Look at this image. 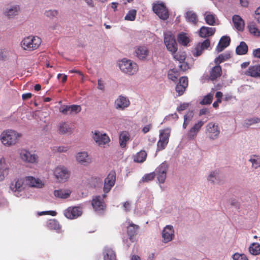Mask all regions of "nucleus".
I'll list each match as a JSON object with an SVG mask.
<instances>
[{"mask_svg":"<svg viewBox=\"0 0 260 260\" xmlns=\"http://www.w3.org/2000/svg\"><path fill=\"white\" fill-rule=\"evenodd\" d=\"M130 137L128 132H122L119 137L120 146L122 148H124L126 145L127 142L129 140Z\"/></svg>","mask_w":260,"mask_h":260,"instance_id":"obj_31","label":"nucleus"},{"mask_svg":"<svg viewBox=\"0 0 260 260\" xmlns=\"http://www.w3.org/2000/svg\"><path fill=\"white\" fill-rule=\"evenodd\" d=\"M47 227L51 230H54L58 233H62L61 226L58 220L55 219H50L47 222Z\"/></svg>","mask_w":260,"mask_h":260,"instance_id":"obj_24","label":"nucleus"},{"mask_svg":"<svg viewBox=\"0 0 260 260\" xmlns=\"http://www.w3.org/2000/svg\"><path fill=\"white\" fill-rule=\"evenodd\" d=\"M71 191L69 190H55L54 191V195L57 198L60 199H67L70 196Z\"/></svg>","mask_w":260,"mask_h":260,"instance_id":"obj_33","label":"nucleus"},{"mask_svg":"<svg viewBox=\"0 0 260 260\" xmlns=\"http://www.w3.org/2000/svg\"><path fill=\"white\" fill-rule=\"evenodd\" d=\"M207 120L208 118L206 117L204 120H199L198 123H196V131L201 127L204 123L207 121Z\"/></svg>","mask_w":260,"mask_h":260,"instance_id":"obj_59","label":"nucleus"},{"mask_svg":"<svg viewBox=\"0 0 260 260\" xmlns=\"http://www.w3.org/2000/svg\"><path fill=\"white\" fill-rule=\"evenodd\" d=\"M221 68L219 65L216 64L210 73V78L212 80H214L217 78H219L221 75Z\"/></svg>","mask_w":260,"mask_h":260,"instance_id":"obj_30","label":"nucleus"},{"mask_svg":"<svg viewBox=\"0 0 260 260\" xmlns=\"http://www.w3.org/2000/svg\"><path fill=\"white\" fill-rule=\"evenodd\" d=\"M152 10L158 17L163 20H167L169 17L168 9L162 3L154 4Z\"/></svg>","mask_w":260,"mask_h":260,"instance_id":"obj_6","label":"nucleus"},{"mask_svg":"<svg viewBox=\"0 0 260 260\" xmlns=\"http://www.w3.org/2000/svg\"><path fill=\"white\" fill-rule=\"evenodd\" d=\"M87 152H79L76 156V159L81 164H84L88 162V157Z\"/></svg>","mask_w":260,"mask_h":260,"instance_id":"obj_40","label":"nucleus"},{"mask_svg":"<svg viewBox=\"0 0 260 260\" xmlns=\"http://www.w3.org/2000/svg\"><path fill=\"white\" fill-rule=\"evenodd\" d=\"M207 179L209 183L213 185H221L224 183L223 176L218 170L210 172Z\"/></svg>","mask_w":260,"mask_h":260,"instance_id":"obj_10","label":"nucleus"},{"mask_svg":"<svg viewBox=\"0 0 260 260\" xmlns=\"http://www.w3.org/2000/svg\"><path fill=\"white\" fill-rule=\"evenodd\" d=\"M69 106H62L59 108V112L61 113L67 115L69 113Z\"/></svg>","mask_w":260,"mask_h":260,"instance_id":"obj_57","label":"nucleus"},{"mask_svg":"<svg viewBox=\"0 0 260 260\" xmlns=\"http://www.w3.org/2000/svg\"><path fill=\"white\" fill-rule=\"evenodd\" d=\"M21 136V135L17 132L9 129L2 133L0 139L4 145L10 146L15 144Z\"/></svg>","mask_w":260,"mask_h":260,"instance_id":"obj_1","label":"nucleus"},{"mask_svg":"<svg viewBox=\"0 0 260 260\" xmlns=\"http://www.w3.org/2000/svg\"><path fill=\"white\" fill-rule=\"evenodd\" d=\"M214 94V90L212 89L210 93L205 96L203 99L200 102L202 105H207L211 103Z\"/></svg>","mask_w":260,"mask_h":260,"instance_id":"obj_41","label":"nucleus"},{"mask_svg":"<svg viewBox=\"0 0 260 260\" xmlns=\"http://www.w3.org/2000/svg\"><path fill=\"white\" fill-rule=\"evenodd\" d=\"M249 251L254 255L260 254V244L258 243H252L249 247Z\"/></svg>","mask_w":260,"mask_h":260,"instance_id":"obj_39","label":"nucleus"},{"mask_svg":"<svg viewBox=\"0 0 260 260\" xmlns=\"http://www.w3.org/2000/svg\"><path fill=\"white\" fill-rule=\"evenodd\" d=\"M173 54L174 59H175L176 60H178L179 63L182 62V61H184L185 59L186 54L184 52H178Z\"/></svg>","mask_w":260,"mask_h":260,"instance_id":"obj_48","label":"nucleus"},{"mask_svg":"<svg viewBox=\"0 0 260 260\" xmlns=\"http://www.w3.org/2000/svg\"><path fill=\"white\" fill-rule=\"evenodd\" d=\"M205 22L209 25H216L218 24V20L215 14L207 11L204 14Z\"/></svg>","mask_w":260,"mask_h":260,"instance_id":"obj_20","label":"nucleus"},{"mask_svg":"<svg viewBox=\"0 0 260 260\" xmlns=\"http://www.w3.org/2000/svg\"><path fill=\"white\" fill-rule=\"evenodd\" d=\"M139 226L133 223H131L127 226V233L129 236V239L133 241V237L137 234Z\"/></svg>","mask_w":260,"mask_h":260,"instance_id":"obj_34","label":"nucleus"},{"mask_svg":"<svg viewBox=\"0 0 260 260\" xmlns=\"http://www.w3.org/2000/svg\"><path fill=\"white\" fill-rule=\"evenodd\" d=\"M135 53L139 59H143L148 55V50L145 46H139L136 48Z\"/></svg>","mask_w":260,"mask_h":260,"instance_id":"obj_29","label":"nucleus"},{"mask_svg":"<svg viewBox=\"0 0 260 260\" xmlns=\"http://www.w3.org/2000/svg\"><path fill=\"white\" fill-rule=\"evenodd\" d=\"M177 39L178 42L183 46H186L190 41L187 34L184 32L180 34L178 36Z\"/></svg>","mask_w":260,"mask_h":260,"instance_id":"obj_42","label":"nucleus"},{"mask_svg":"<svg viewBox=\"0 0 260 260\" xmlns=\"http://www.w3.org/2000/svg\"><path fill=\"white\" fill-rule=\"evenodd\" d=\"M24 183V178H15L11 182L10 189L18 196L19 192L25 188Z\"/></svg>","mask_w":260,"mask_h":260,"instance_id":"obj_11","label":"nucleus"},{"mask_svg":"<svg viewBox=\"0 0 260 260\" xmlns=\"http://www.w3.org/2000/svg\"><path fill=\"white\" fill-rule=\"evenodd\" d=\"M164 42L168 50L172 54L176 53L177 50V44L175 37L170 32L165 34Z\"/></svg>","mask_w":260,"mask_h":260,"instance_id":"obj_9","label":"nucleus"},{"mask_svg":"<svg viewBox=\"0 0 260 260\" xmlns=\"http://www.w3.org/2000/svg\"><path fill=\"white\" fill-rule=\"evenodd\" d=\"M233 260H248L247 256L243 253H235L232 255Z\"/></svg>","mask_w":260,"mask_h":260,"instance_id":"obj_52","label":"nucleus"},{"mask_svg":"<svg viewBox=\"0 0 260 260\" xmlns=\"http://www.w3.org/2000/svg\"><path fill=\"white\" fill-rule=\"evenodd\" d=\"M168 166L166 164L162 163L156 169L157 178L159 183H163L166 179Z\"/></svg>","mask_w":260,"mask_h":260,"instance_id":"obj_16","label":"nucleus"},{"mask_svg":"<svg viewBox=\"0 0 260 260\" xmlns=\"http://www.w3.org/2000/svg\"><path fill=\"white\" fill-rule=\"evenodd\" d=\"M147 155L145 151L141 150L134 156V160L137 162H143L146 160Z\"/></svg>","mask_w":260,"mask_h":260,"instance_id":"obj_35","label":"nucleus"},{"mask_svg":"<svg viewBox=\"0 0 260 260\" xmlns=\"http://www.w3.org/2000/svg\"><path fill=\"white\" fill-rule=\"evenodd\" d=\"M248 27L249 31L251 35L255 37H260V30L254 23H249Z\"/></svg>","mask_w":260,"mask_h":260,"instance_id":"obj_44","label":"nucleus"},{"mask_svg":"<svg viewBox=\"0 0 260 260\" xmlns=\"http://www.w3.org/2000/svg\"><path fill=\"white\" fill-rule=\"evenodd\" d=\"M92 138L99 146L105 147L110 142V138L106 134H102L98 131H95Z\"/></svg>","mask_w":260,"mask_h":260,"instance_id":"obj_13","label":"nucleus"},{"mask_svg":"<svg viewBox=\"0 0 260 260\" xmlns=\"http://www.w3.org/2000/svg\"><path fill=\"white\" fill-rule=\"evenodd\" d=\"M137 14L136 10L133 9L128 11L124 17L125 20L128 21H134L135 20Z\"/></svg>","mask_w":260,"mask_h":260,"instance_id":"obj_47","label":"nucleus"},{"mask_svg":"<svg viewBox=\"0 0 260 260\" xmlns=\"http://www.w3.org/2000/svg\"><path fill=\"white\" fill-rule=\"evenodd\" d=\"M220 132L218 124L214 122H209L206 126V134L207 137L212 140L217 139Z\"/></svg>","mask_w":260,"mask_h":260,"instance_id":"obj_7","label":"nucleus"},{"mask_svg":"<svg viewBox=\"0 0 260 260\" xmlns=\"http://www.w3.org/2000/svg\"><path fill=\"white\" fill-rule=\"evenodd\" d=\"M70 131V127L68 124L66 122L60 124L59 131L60 134H64Z\"/></svg>","mask_w":260,"mask_h":260,"instance_id":"obj_50","label":"nucleus"},{"mask_svg":"<svg viewBox=\"0 0 260 260\" xmlns=\"http://www.w3.org/2000/svg\"><path fill=\"white\" fill-rule=\"evenodd\" d=\"M195 138V124L192 125L191 128L187 132L184 136V139L187 141H191Z\"/></svg>","mask_w":260,"mask_h":260,"instance_id":"obj_43","label":"nucleus"},{"mask_svg":"<svg viewBox=\"0 0 260 260\" xmlns=\"http://www.w3.org/2000/svg\"><path fill=\"white\" fill-rule=\"evenodd\" d=\"M180 76V72L176 69L170 70L168 73V78L174 82H176Z\"/></svg>","mask_w":260,"mask_h":260,"instance_id":"obj_37","label":"nucleus"},{"mask_svg":"<svg viewBox=\"0 0 260 260\" xmlns=\"http://www.w3.org/2000/svg\"><path fill=\"white\" fill-rule=\"evenodd\" d=\"M215 31V28L202 26L200 30L199 35L202 38H207L213 35Z\"/></svg>","mask_w":260,"mask_h":260,"instance_id":"obj_26","label":"nucleus"},{"mask_svg":"<svg viewBox=\"0 0 260 260\" xmlns=\"http://www.w3.org/2000/svg\"><path fill=\"white\" fill-rule=\"evenodd\" d=\"M19 154L21 160L25 163L35 164L38 161V155L26 149L20 150Z\"/></svg>","mask_w":260,"mask_h":260,"instance_id":"obj_8","label":"nucleus"},{"mask_svg":"<svg viewBox=\"0 0 260 260\" xmlns=\"http://www.w3.org/2000/svg\"><path fill=\"white\" fill-rule=\"evenodd\" d=\"M210 45L209 40L206 39L202 43H199L196 46V56L201 55L205 50L207 49Z\"/></svg>","mask_w":260,"mask_h":260,"instance_id":"obj_23","label":"nucleus"},{"mask_svg":"<svg viewBox=\"0 0 260 260\" xmlns=\"http://www.w3.org/2000/svg\"><path fill=\"white\" fill-rule=\"evenodd\" d=\"M171 128H166L159 131V139L157 143V150H164L169 143Z\"/></svg>","mask_w":260,"mask_h":260,"instance_id":"obj_5","label":"nucleus"},{"mask_svg":"<svg viewBox=\"0 0 260 260\" xmlns=\"http://www.w3.org/2000/svg\"><path fill=\"white\" fill-rule=\"evenodd\" d=\"M245 123L247 125H250L253 124L257 123L260 122V118L258 117H252L247 119L245 121Z\"/></svg>","mask_w":260,"mask_h":260,"instance_id":"obj_54","label":"nucleus"},{"mask_svg":"<svg viewBox=\"0 0 260 260\" xmlns=\"http://www.w3.org/2000/svg\"><path fill=\"white\" fill-rule=\"evenodd\" d=\"M119 67L122 72L129 75L136 74L138 70V67L135 62L125 59L119 62Z\"/></svg>","mask_w":260,"mask_h":260,"instance_id":"obj_3","label":"nucleus"},{"mask_svg":"<svg viewBox=\"0 0 260 260\" xmlns=\"http://www.w3.org/2000/svg\"><path fill=\"white\" fill-rule=\"evenodd\" d=\"M69 113L72 114L73 113L77 114L81 111V107L80 105H73L69 106Z\"/></svg>","mask_w":260,"mask_h":260,"instance_id":"obj_49","label":"nucleus"},{"mask_svg":"<svg viewBox=\"0 0 260 260\" xmlns=\"http://www.w3.org/2000/svg\"><path fill=\"white\" fill-rule=\"evenodd\" d=\"M8 173L9 168L7 167H3V168H0V181H2L5 179Z\"/></svg>","mask_w":260,"mask_h":260,"instance_id":"obj_51","label":"nucleus"},{"mask_svg":"<svg viewBox=\"0 0 260 260\" xmlns=\"http://www.w3.org/2000/svg\"><path fill=\"white\" fill-rule=\"evenodd\" d=\"M179 67L180 70L182 71H185L189 68L188 64L185 60L180 63Z\"/></svg>","mask_w":260,"mask_h":260,"instance_id":"obj_56","label":"nucleus"},{"mask_svg":"<svg viewBox=\"0 0 260 260\" xmlns=\"http://www.w3.org/2000/svg\"><path fill=\"white\" fill-rule=\"evenodd\" d=\"M230 57V54L229 53H224L219 55L214 59V62L216 64L219 65L220 63L224 61Z\"/></svg>","mask_w":260,"mask_h":260,"instance_id":"obj_45","label":"nucleus"},{"mask_svg":"<svg viewBox=\"0 0 260 260\" xmlns=\"http://www.w3.org/2000/svg\"><path fill=\"white\" fill-rule=\"evenodd\" d=\"M188 106V104L186 103H183L182 104H181L177 108V111L178 112H181L182 111H183L185 110Z\"/></svg>","mask_w":260,"mask_h":260,"instance_id":"obj_61","label":"nucleus"},{"mask_svg":"<svg viewBox=\"0 0 260 260\" xmlns=\"http://www.w3.org/2000/svg\"><path fill=\"white\" fill-rule=\"evenodd\" d=\"M248 161L251 164L252 169H257L260 167V156L259 155H250Z\"/></svg>","mask_w":260,"mask_h":260,"instance_id":"obj_27","label":"nucleus"},{"mask_svg":"<svg viewBox=\"0 0 260 260\" xmlns=\"http://www.w3.org/2000/svg\"><path fill=\"white\" fill-rule=\"evenodd\" d=\"M123 206L126 212L129 211L131 208V203L129 202L126 201L124 203Z\"/></svg>","mask_w":260,"mask_h":260,"instance_id":"obj_63","label":"nucleus"},{"mask_svg":"<svg viewBox=\"0 0 260 260\" xmlns=\"http://www.w3.org/2000/svg\"><path fill=\"white\" fill-rule=\"evenodd\" d=\"M115 104L116 109L123 110L128 107L130 102L128 99L126 97L119 96L115 101Z\"/></svg>","mask_w":260,"mask_h":260,"instance_id":"obj_21","label":"nucleus"},{"mask_svg":"<svg viewBox=\"0 0 260 260\" xmlns=\"http://www.w3.org/2000/svg\"><path fill=\"white\" fill-rule=\"evenodd\" d=\"M252 54L255 57L260 58V48L253 50Z\"/></svg>","mask_w":260,"mask_h":260,"instance_id":"obj_62","label":"nucleus"},{"mask_svg":"<svg viewBox=\"0 0 260 260\" xmlns=\"http://www.w3.org/2000/svg\"><path fill=\"white\" fill-rule=\"evenodd\" d=\"M116 182V172L111 171L109 172L104 180L103 190L105 193L109 192L112 187L115 185Z\"/></svg>","mask_w":260,"mask_h":260,"instance_id":"obj_12","label":"nucleus"},{"mask_svg":"<svg viewBox=\"0 0 260 260\" xmlns=\"http://www.w3.org/2000/svg\"><path fill=\"white\" fill-rule=\"evenodd\" d=\"M82 214V209L80 207H70L64 211V216L70 219L77 218Z\"/></svg>","mask_w":260,"mask_h":260,"instance_id":"obj_14","label":"nucleus"},{"mask_svg":"<svg viewBox=\"0 0 260 260\" xmlns=\"http://www.w3.org/2000/svg\"><path fill=\"white\" fill-rule=\"evenodd\" d=\"M186 18L188 21L193 23H195V13L191 11H188L186 13Z\"/></svg>","mask_w":260,"mask_h":260,"instance_id":"obj_55","label":"nucleus"},{"mask_svg":"<svg viewBox=\"0 0 260 260\" xmlns=\"http://www.w3.org/2000/svg\"><path fill=\"white\" fill-rule=\"evenodd\" d=\"M71 172L64 166L56 167L54 171V175L59 182H65L70 177Z\"/></svg>","mask_w":260,"mask_h":260,"instance_id":"obj_4","label":"nucleus"},{"mask_svg":"<svg viewBox=\"0 0 260 260\" xmlns=\"http://www.w3.org/2000/svg\"><path fill=\"white\" fill-rule=\"evenodd\" d=\"M188 86V79L186 77H182L180 78L179 82L176 86L175 90L177 93V96L182 95L185 91Z\"/></svg>","mask_w":260,"mask_h":260,"instance_id":"obj_18","label":"nucleus"},{"mask_svg":"<svg viewBox=\"0 0 260 260\" xmlns=\"http://www.w3.org/2000/svg\"><path fill=\"white\" fill-rule=\"evenodd\" d=\"M155 177V173L154 172L147 174L142 178V181L143 182H148L149 181L153 180Z\"/></svg>","mask_w":260,"mask_h":260,"instance_id":"obj_53","label":"nucleus"},{"mask_svg":"<svg viewBox=\"0 0 260 260\" xmlns=\"http://www.w3.org/2000/svg\"><path fill=\"white\" fill-rule=\"evenodd\" d=\"M194 113L192 111H189L184 116V122L183 123V128H186L190 121L193 117Z\"/></svg>","mask_w":260,"mask_h":260,"instance_id":"obj_46","label":"nucleus"},{"mask_svg":"<svg viewBox=\"0 0 260 260\" xmlns=\"http://www.w3.org/2000/svg\"><path fill=\"white\" fill-rule=\"evenodd\" d=\"M233 22L235 27L239 31H241L244 27V22L239 15H234L233 17Z\"/></svg>","mask_w":260,"mask_h":260,"instance_id":"obj_28","label":"nucleus"},{"mask_svg":"<svg viewBox=\"0 0 260 260\" xmlns=\"http://www.w3.org/2000/svg\"><path fill=\"white\" fill-rule=\"evenodd\" d=\"M162 237L165 243L172 241L174 237V230L173 226L167 225L162 231Z\"/></svg>","mask_w":260,"mask_h":260,"instance_id":"obj_17","label":"nucleus"},{"mask_svg":"<svg viewBox=\"0 0 260 260\" xmlns=\"http://www.w3.org/2000/svg\"><path fill=\"white\" fill-rule=\"evenodd\" d=\"M230 38L228 36H223L221 38L216 48V51L218 53L223 51L227 47L230 43Z\"/></svg>","mask_w":260,"mask_h":260,"instance_id":"obj_22","label":"nucleus"},{"mask_svg":"<svg viewBox=\"0 0 260 260\" xmlns=\"http://www.w3.org/2000/svg\"><path fill=\"white\" fill-rule=\"evenodd\" d=\"M106 197V195L103 194L102 196H95L92 199V206L95 210L100 211L105 208L106 204L104 201V199Z\"/></svg>","mask_w":260,"mask_h":260,"instance_id":"obj_15","label":"nucleus"},{"mask_svg":"<svg viewBox=\"0 0 260 260\" xmlns=\"http://www.w3.org/2000/svg\"><path fill=\"white\" fill-rule=\"evenodd\" d=\"M25 185L30 187L42 188L44 186L42 181L39 179H36L32 176H27L24 178Z\"/></svg>","mask_w":260,"mask_h":260,"instance_id":"obj_19","label":"nucleus"},{"mask_svg":"<svg viewBox=\"0 0 260 260\" xmlns=\"http://www.w3.org/2000/svg\"><path fill=\"white\" fill-rule=\"evenodd\" d=\"M248 51V46L244 42H241L237 47L236 51L239 55H243L247 53Z\"/></svg>","mask_w":260,"mask_h":260,"instance_id":"obj_38","label":"nucleus"},{"mask_svg":"<svg viewBox=\"0 0 260 260\" xmlns=\"http://www.w3.org/2000/svg\"><path fill=\"white\" fill-rule=\"evenodd\" d=\"M104 260H116L115 252L110 248L106 247L104 251Z\"/></svg>","mask_w":260,"mask_h":260,"instance_id":"obj_32","label":"nucleus"},{"mask_svg":"<svg viewBox=\"0 0 260 260\" xmlns=\"http://www.w3.org/2000/svg\"><path fill=\"white\" fill-rule=\"evenodd\" d=\"M244 74L253 77H260V65L250 66Z\"/></svg>","mask_w":260,"mask_h":260,"instance_id":"obj_25","label":"nucleus"},{"mask_svg":"<svg viewBox=\"0 0 260 260\" xmlns=\"http://www.w3.org/2000/svg\"><path fill=\"white\" fill-rule=\"evenodd\" d=\"M47 17H55L57 15V11L56 10H49L45 13Z\"/></svg>","mask_w":260,"mask_h":260,"instance_id":"obj_58","label":"nucleus"},{"mask_svg":"<svg viewBox=\"0 0 260 260\" xmlns=\"http://www.w3.org/2000/svg\"><path fill=\"white\" fill-rule=\"evenodd\" d=\"M255 17L258 22L260 23V7L258 8L255 11Z\"/></svg>","mask_w":260,"mask_h":260,"instance_id":"obj_64","label":"nucleus"},{"mask_svg":"<svg viewBox=\"0 0 260 260\" xmlns=\"http://www.w3.org/2000/svg\"><path fill=\"white\" fill-rule=\"evenodd\" d=\"M209 113L208 109L205 108L201 109L199 111V116L207 115Z\"/></svg>","mask_w":260,"mask_h":260,"instance_id":"obj_60","label":"nucleus"},{"mask_svg":"<svg viewBox=\"0 0 260 260\" xmlns=\"http://www.w3.org/2000/svg\"><path fill=\"white\" fill-rule=\"evenodd\" d=\"M41 44V39L39 37L32 36L25 38L21 43L23 49L28 51H32L37 49Z\"/></svg>","mask_w":260,"mask_h":260,"instance_id":"obj_2","label":"nucleus"},{"mask_svg":"<svg viewBox=\"0 0 260 260\" xmlns=\"http://www.w3.org/2000/svg\"><path fill=\"white\" fill-rule=\"evenodd\" d=\"M19 11V6H15L6 11L5 12V14L8 18H12L18 14Z\"/></svg>","mask_w":260,"mask_h":260,"instance_id":"obj_36","label":"nucleus"}]
</instances>
